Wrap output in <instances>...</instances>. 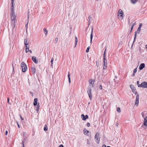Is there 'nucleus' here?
Listing matches in <instances>:
<instances>
[{
	"label": "nucleus",
	"instance_id": "nucleus-1",
	"mask_svg": "<svg viewBox=\"0 0 147 147\" xmlns=\"http://www.w3.org/2000/svg\"><path fill=\"white\" fill-rule=\"evenodd\" d=\"M100 134L98 132H97L96 133V134H95L94 137V139L95 140V141L96 142L97 144H99L100 142Z\"/></svg>",
	"mask_w": 147,
	"mask_h": 147
},
{
	"label": "nucleus",
	"instance_id": "nucleus-2",
	"mask_svg": "<svg viewBox=\"0 0 147 147\" xmlns=\"http://www.w3.org/2000/svg\"><path fill=\"white\" fill-rule=\"evenodd\" d=\"M123 12L122 10L120 9L118 12V18L120 20H122L123 19Z\"/></svg>",
	"mask_w": 147,
	"mask_h": 147
},
{
	"label": "nucleus",
	"instance_id": "nucleus-3",
	"mask_svg": "<svg viewBox=\"0 0 147 147\" xmlns=\"http://www.w3.org/2000/svg\"><path fill=\"white\" fill-rule=\"evenodd\" d=\"M21 66L22 71L25 72L26 70L27 67L25 63L24 62H22L21 63Z\"/></svg>",
	"mask_w": 147,
	"mask_h": 147
},
{
	"label": "nucleus",
	"instance_id": "nucleus-4",
	"mask_svg": "<svg viewBox=\"0 0 147 147\" xmlns=\"http://www.w3.org/2000/svg\"><path fill=\"white\" fill-rule=\"evenodd\" d=\"M16 16L15 15L14 12H11V19L12 21L15 20Z\"/></svg>",
	"mask_w": 147,
	"mask_h": 147
},
{
	"label": "nucleus",
	"instance_id": "nucleus-5",
	"mask_svg": "<svg viewBox=\"0 0 147 147\" xmlns=\"http://www.w3.org/2000/svg\"><path fill=\"white\" fill-rule=\"evenodd\" d=\"M140 87L143 88H147V83L146 82H143L140 84Z\"/></svg>",
	"mask_w": 147,
	"mask_h": 147
},
{
	"label": "nucleus",
	"instance_id": "nucleus-6",
	"mask_svg": "<svg viewBox=\"0 0 147 147\" xmlns=\"http://www.w3.org/2000/svg\"><path fill=\"white\" fill-rule=\"evenodd\" d=\"M136 99L135 102V105L136 106H137L138 105L139 98V96L138 94H137L136 95Z\"/></svg>",
	"mask_w": 147,
	"mask_h": 147
},
{
	"label": "nucleus",
	"instance_id": "nucleus-7",
	"mask_svg": "<svg viewBox=\"0 0 147 147\" xmlns=\"http://www.w3.org/2000/svg\"><path fill=\"white\" fill-rule=\"evenodd\" d=\"M81 117L83 120L85 121L88 118V116L87 115H84V114H82L81 115Z\"/></svg>",
	"mask_w": 147,
	"mask_h": 147
},
{
	"label": "nucleus",
	"instance_id": "nucleus-8",
	"mask_svg": "<svg viewBox=\"0 0 147 147\" xmlns=\"http://www.w3.org/2000/svg\"><path fill=\"white\" fill-rule=\"evenodd\" d=\"M93 27L92 26L91 33L90 35V43H91L93 38Z\"/></svg>",
	"mask_w": 147,
	"mask_h": 147
},
{
	"label": "nucleus",
	"instance_id": "nucleus-9",
	"mask_svg": "<svg viewBox=\"0 0 147 147\" xmlns=\"http://www.w3.org/2000/svg\"><path fill=\"white\" fill-rule=\"evenodd\" d=\"M32 61L36 64L38 63V61L36 60V58L35 57L33 56L32 57Z\"/></svg>",
	"mask_w": 147,
	"mask_h": 147
},
{
	"label": "nucleus",
	"instance_id": "nucleus-10",
	"mask_svg": "<svg viewBox=\"0 0 147 147\" xmlns=\"http://www.w3.org/2000/svg\"><path fill=\"white\" fill-rule=\"evenodd\" d=\"M94 82V80L92 79H91L89 80V82L90 83L89 85L91 87H92L93 86V84L92 83V82H93V83Z\"/></svg>",
	"mask_w": 147,
	"mask_h": 147
},
{
	"label": "nucleus",
	"instance_id": "nucleus-11",
	"mask_svg": "<svg viewBox=\"0 0 147 147\" xmlns=\"http://www.w3.org/2000/svg\"><path fill=\"white\" fill-rule=\"evenodd\" d=\"M84 133L85 135H87L88 136V133H90L91 132H90L89 131L87 130L86 129H84Z\"/></svg>",
	"mask_w": 147,
	"mask_h": 147
},
{
	"label": "nucleus",
	"instance_id": "nucleus-12",
	"mask_svg": "<svg viewBox=\"0 0 147 147\" xmlns=\"http://www.w3.org/2000/svg\"><path fill=\"white\" fill-rule=\"evenodd\" d=\"M145 66V64L144 63L141 64L139 66V69L140 70H142L144 67Z\"/></svg>",
	"mask_w": 147,
	"mask_h": 147
},
{
	"label": "nucleus",
	"instance_id": "nucleus-13",
	"mask_svg": "<svg viewBox=\"0 0 147 147\" xmlns=\"http://www.w3.org/2000/svg\"><path fill=\"white\" fill-rule=\"evenodd\" d=\"M144 125L146 126H147V116L144 119Z\"/></svg>",
	"mask_w": 147,
	"mask_h": 147
},
{
	"label": "nucleus",
	"instance_id": "nucleus-14",
	"mask_svg": "<svg viewBox=\"0 0 147 147\" xmlns=\"http://www.w3.org/2000/svg\"><path fill=\"white\" fill-rule=\"evenodd\" d=\"M33 74H34L36 71V68L35 67H33L31 68Z\"/></svg>",
	"mask_w": 147,
	"mask_h": 147
},
{
	"label": "nucleus",
	"instance_id": "nucleus-15",
	"mask_svg": "<svg viewBox=\"0 0 147 147\" xmlns=\"http://www.w3.org/2000/svg\"><path fill=\"white\" fill-rule=\"evenodd\" d=\"M38 100L37 98H35L34 100L33 105L34 106L37 105Z\"/></svg>",
	"mask_w": 147,
	"mask_h": 147
},
{
	"label": "nucleus",
	"instance_id": "nucleus-16",
	"mask_svg": "<svg viewBox=\"0 0 147 147\" xmlns=\"http://www.w3.org/2000/svg\"><path fill=\"white\" fill-rule=\"evenodd\" d=\"M88 93L90 99L91 100L92 99V94L91 93V92H89Z\"/></svg>",
	"mask_w": 147,
	"mask_h": 147
},
{
	"label": "nucleus",
	"instance_id": "nucleus-17",
	"mask_svg": "<svg viewBox=\"0 0 147 147\" xmlns=\"http://www.w3.org/2000/svg\"><path fill=\"white\" fill-rule=\"evenodd\" d=\"M70 75V74L69 73V72H68V79L69 82V83H70L71 82Z\"/></svg>",
	"mask_w": 147,
	"mask_h": 147
},
{
	"label": "nucleus",
	"instance_id": "nucleus-18",
	"mask_svg": "<svg viewBox=\"0 0 147 147\" xmlns=\"http://www.w3.org/2000/svg\"><path fill=\"white\" fill-rule=\"evenodd\" d=\"M137 32H135V35H134L135 37H134V41H133L132 45V46L133 45V44H134V43L135 40H136V36H137Z\"/></svg>",
	"mask_w": 147,
	"mask_h": 147
},
{
	"label": "nucleus",
	"instance_id": "nucleus-19",
	"mask_svg": "<svg viewBox=\"0 0 147 147\" xmlns=\"http://www.w3.org/2000/svg\"><path fill=\"white\" fill-rule=\"evenodd\" d=\"M107 65V61L106 59H103V65Z\"/></svg>",
	"mask_w": 147,
	"mask_h": 147
},
{
	"label": "nucleus",
	"instance_id": "nucleus-20",
	"mask_svg": "<svg viewBox=\"0 0 147 147\" xmlns=\"http://www.w3.org/2000/svg\"><path fill=\"white\" fill-rule=\"evenodd\" d=\"M11 12H14L13 4H12V5L11 6Z\"/></svg>",
	"mask_w": 147,
	"mask_h": 147
},
{
	"label": "nucleus",
	"instance_id": "nucleus-21",
	"mask_svg": "<svg viewBox=\"0 0 147 147\" xmlns=\"http://www.w3.org/2000/svg\"><path fill=\"white\" fill-rule=\"evenodd\" d=\"M24 43L25 45H28V43L27 40V39H25L24 40Z\"/></svg>",
	"mask_w": 147,
	"mask_h": 147
},
{
	"label": "nucleus",
	"instance_id": "nucleus-22",
	"mask_svg": "<svg viewBox=\"0 0 147 147\" xmlns=\"http://www.w3.org/2000/svg\"><path fill=\"white\" fill-rule=\"evenodd\" d=\"M39 107H40L39 104H38L37 105V106L36 107V111L37 112H38L39 111Z\"/></svg>",
	"mask_w": 147,
	"mask_h": 147
},
{
	"label": "nucleus",
	"instance_id": "nucleus-23",
	"mask_svg": "<svg viewBox=\"0 0 147 147\" xmlns=\"http://www.w3.org/2000/svg\"><path fill=\"white\" fill-rule=\"evenodd\" d=\"M140 31H141V28H138L137 29V31H136V32H137V33H138L139 34L140 33Z\"/></svg>",
	"mask_w": 147,
	"mask_h": 147
},
{
	"label": "nucleus",
	"instance_id": "nucleus-24",
	"mask_svg": "<svg viewBox=\"0 0 147 147\" xmlns=\"http://www.w3.org/2000/svg\"><path fill=\"white\" fill-rule=\"evenodd\" d=\"M44 31L45 32V34L46 35L48 33V31L46 29V28H44Z\"/></svg>",
	"mask_w": 147,
	"mask_h": 147
},
{
	"label": "nucleus",
	"instance_id": "nucleus-25",
	"mask_svg": "<svg viewBox=\"0 0 147 147\" xmlns=\"http://www.w3.org/2000/svg\"><path fill=\"white\" fill-rule=\"evenodd\" d=\"M130 87L131 88V89L132 90L135 89L134 88V85H130Z\"/></svg>",
	"mask_w": 147,
	"mask_h": 147
},
{
	"label": "nucleus",
	"instance_id": "nucleus-26",
	"mask_svg": "<svg viewBox=\"0 0 147 147\" xmlns=\"http://www.w3.org/2000/svg\"><path fill=\"white\" fill-rule=\"evenodd\" d=\"M137 0H131V1L133 4L137 2Z\"/></svg>",
	"mask_w": 147,
	"mask_h": 147
},
{
	"label": "nucleus",
	"instance_id": "nucleus-27",
	"mask_svg": "<svg viewBox=\"0 0 147 147\" xmlns=\"http://www.w3.org/2000/svg\"><path fill=\"white\" fill-rule=\"evenodd\" d=\"M135 24H136V22H135L134 23H133V24L131 26V30H132L133 29L134 27V25Z\"/></svg>",
	"mask_w": 147,
	"mask_h": 147
},
{
	"label": "nucleus",
	"instance_id": "nucleus-28",
	"mask_svg": "<svg viewBox=\"0 0 147 147\" xmlns=\"http://www.w3.org/2000/svg\"><path fill=\"white\" fill-rule=\"evenodd\" d=\"M44 130L45 131H47L48 130V128L46 125H45V127H44Z\"/></svg>",
	"mask_w": 147,
	"mask_h": 147
},
{
	"label": "nucleus",
	"instance_id": "nucleus-29",
	"mask_svg": "<svg viewBox=\"0 0 147 147\" xmlns=\"http://www.w3.org/2000/svg\"><path fill=\"white\" fill-rule=\"evenodd\" d=\"M132 91L133 92L135 93V94H137V92L136 91L135 89H134Z\"/></svg>",
	"mask_w": 147,
	"mask_h": 147
},
{
	"label": "nucleus",
	"instance_id": "nucleus-30",
	"mask_svg": "<svg viewBox=\"0 0 147 147\" xmlns=\"http://www.w3.org/2000/svg\"><path fill=\"white\" fill-rule=\"evenodd\" d=\"M107 65H104L103 67V69H105L107 68Z\"/></svg>",
	"mask_w": 147,
	"mask_h": 147
},
{
	"label": "nucleus",
	"instance_id": "nucleus-31",
	"mask_svg": "<svg viewBox=\"0 0 147 147\" xmlns=\"http://www.w3.org/2000/svg\"><path fill=\"white\" fill-rule=\"evenodd\" d=\"M107 72V71L105 70V69L103 70L102 72V75H105Z\"/></svg>",
	"mask_w": 147,
	"mask_h": 147
},
{
	"label": "nucleus",
	"instance_id": "nucleus-32",
	"mask_svg": "<svg viewBox=\"0 0 147 147\" xmlns=\"http://www.w3.org/2000/svg\"><path fill=\"white\" fill-rule=\"evenodd\" d=\"M91 92V89L90 88H88L87 90L88 93Z\"/></svg>",
	"mask_w": 147,
	"mask_h": 147
},
{
	"label": "nucleus",
	"instance_id": "nucleus-33",
	"mask_svg": "<svg viewBox=\"0 0 147 147\" xmlns=\"http://www.w3.org/2000/svg\"><path fill=\"white\" fill-rule=\"evenodd\" d=\"M117 111L119 113L121 111L120 108L119 107H118L117 109Z\"/></svg>",
	"mask_w": 147,
	"mask_h": 147
},
{
	"label": "nucleus",
	"instance_id": "nucleus-34",
	"mask_svg": "<svg viewBox=\"0 0 147 147\" xmlns=\"http://www.w3.org/2000/svg\"><path fill=\"white\" fill-rule=\"evenodd\" d=\"M90 48V47H87V49L86 51V53H88L89 51Z\"/></svg>",
	"mask_w": 147,
	"mask_h": 147
},
{
	"label": "nucleus",
	"instance_id": "nucleus-35",
	"mask_svg": "<svg viewBox=\"0 0 147 147\" xmlns=\"http://www.w3.org/2000/svg\"><path fill=\"white\" fill-rule=\"evenodd\" d=\"M54 60V59L53 58H52L51 61V66H53V62Z\"/></svg>",
	"mask_w": 147,
	"mask_h": 147
},
{
	"label": "nucleus",
	"instance_id": "nucleus-36",
	"mask_svg": "<svg viewBox=\"0 0 147 147\" xmlns=\"http://www.w3.org/2000/svg\"><path fill=\"white\" fill-rule=\"evenodd\" d=\"M137 71V68H136L135 69H134V71H133V73H135Z\"/></svg>",
	"mask_w": 147,
	"mask_h": 147
},
{
	"label": "nucleus",
	"instance_id": "nucleus-37",
	"mask_svg": "<svg viewBox=\"0 0 147 147\" xmlns=\"http://www.w3.org/2000/svg\"><path fill=\"white\" fill-rule=\"evenodd\" d=\"M137 84L138 85V87H140V84H139V81H137Z\"/></svg>",
	"mask_w": 147,
	"mask_h": 147
},
{
	"label": "nucleus",
	"instance_id": "nucleus-38",
	"mask_svg": "<svg viewBox=\"0 0 147 147\" xmlns=\"http://www.w3.org/2000/svg\"><path fill=\"white\" fill-rule=\"evenodd\" d=\"M58 41V38H56L55 39V41L56 42V43H57Z\"/></svg>",
	"mask_w": 147,
	"mask_h": 147
},
{
	"label": "nucleus",
	"instance_id": "nucleus-39",
	"mask_svg": "<svg viewBox=\"0 0 147 147\" xmlns=\"http://www.w3.org/2000/svg\"><path fill=\"white\" fill-rule=\"evenodd\" d=\"M26 46V49H29V46H28V45H25Z\"/></svg>",
	"mask_w": 147,
	"mask_h": 147
},
{
	"label": "nucleus",
	"instance_id": "nucleus-40",
	"mask_svg": "<svg viewBox=\"0 0 147 147\" xmlns=\"http://www.w3.org/2000/svg\"><path fill=\"white\" fill-rule=\"evenodd\" d=\"M86 125L87 126L89 127L90 126V124L89 123H88L86 124Z\"/></svg>",
	"mask_w": 147,
	"mask_h": 147
},
{
	"label": "nucleus",
	"instance_id": "nucleus-41",
	"mask_svg": "<svg viewBox=\"0 0 147 147\" xmlns=\"http://www.w3.org/2000/svg\"><path fill=\"white\" fill-rule=\"evenodd\" d=\"M142 23H140L139 24V27L138 28H141L142 27Z\"/></svg>",
	"mask_w": 147,
	"mask_h": 147
},
{
	"label": "nucleus",
	"instance_id": "nucleus-42",
	"mask_svg": "<svg viewBox=\"0 0 147 147\" xmlns=\"http://www.w3.org/2000/svg\"><path fill=\"white\" fill-rule=\"evenodd\" d=\"M29 12L28 11V16H27V18L28 19H29Z\"/></svg>",
	"mask_w": 147,
	"mask_h": 147
},
{
	"label": "nucleus",
	"instance_id": "nucleus-43",
	"mask_svg": "<svg viewBox=\"0 0 147 147\" xmlns=\"http://www.w3.org/2000/svg\"><path fill=\"white\" fill-rule=\"evenodd\" d=\"M75 41H76V42L78 41V39L77 38L76 36H75Z\"/></svg>",
	"mask_w": 147,
	"mask_h": 147
},
{
	"label": "nucleus",
	"instance_id": "nucleus-44",
	"mask_svg": "<svg viewBox=\"0 0 147 147\" xmlns=\"http://www.w3.org/2000/svg\"><path fill=\"white\" fill-rule=\"evenodd\" d=\"M14 24V25H13V28H14L15 27V26H16V23H15V20H14V24Z\"/></svg>",
	"mask_w": 147,
	"mask_h": 147
},
{
	"label": "nucleus",
	"instance_id": "nucleus-45",
	"mask_svg": "<svg viewBox=\"0 0 147 147\" xmlns=\"http://www.w3.org/2000/svg\"><path fill=\"white\" fill-rule=\"evenodd\" d=\"M103 59H106V56L105 55V54H104L103 55Z\"/></svg>",
	"mask_w": 147,
	"mask_h": 147
},
{
	"label": "nucleus",
	"instance_id": "nucleus-46",
	"mask_svg": "<svg viewBox=\"0 0 147 147\" xmlns=\"http://www.w3.org/2000/svg\"><path fill=\"white\" fill-rule=\"evenodd\" d=\"M29 49H26V53L28 52L29 51Z\"/></svg>",
	"mask_w": 147,
	"mask_h": 147
},
{
	"label": "nucleus",
	"instance_id": "nucleus-47",
	"mask_svg": "<svg viewBox=\"0 0 147 147\" xmlns=\"http://www.w3.org/2000/svg\"><path fill=\"white\" fill-rule=\"evenodd\" d=\"M99 88L100 90H102V86L101 85H100V86L99 87Z\"/></svg>",
	"mask_w": 147,
	"mask_h": 147
},
{
	"label": "nucleus",
	"instance_id": "nucleus-48",
	"mask_svg": "<svg viewBox=\"0 0 147 147\" xmlns=\"http://www.w3.org/2000/svg\"><path fill=\"white\" fill-rule=\"evenodd\" d=\"M141 115H142V117L143 118H144V113H141Z\"/></svg>",
	"mask_w": 147,
	"mask_h": 147
},
{
	"label": "nucleus",
	"instance_id": "nucleus-49",
	"mask_svg": "<svg viewBox=\"0 0 147 147\" xmlns=\"http://www.w3.org/2000/svg\"><path fill=\"white\" fill-rule=\"evenodd\" d=\"M87 144H90V142L88 140H87Z\"/></svg>",
	"mask_w": 147,
	"mask_h": 147
},
{
	"label": "nucleus",
	"instance_id": "nucleus-50",
	"mask_svg": "<svg viewBox=\"0 0 147 147\" xmlns=\"http://www.w3.org/2000/svg\"><path fill=\"white\" fill-rule=\"evenodd\" d=\"M77 42H76V41L75 42V47H76V45H77Z\"/></svg>",
	"mask_w": 147,
	"mask_h": 147
},
{
	"label": "nucleus",
	"instance_id": "nucleus-51",
	"mask_svg": "<svg viewBox=\"0 0 147 147\" xmlns=\"http://www.w3.org/2000/svg\"><path fill=\"white\" fill-rule=\"evenodd\" d=\"M20 118H21V120H24V119L22 118V116H21V115H20Z\"/></svg>",
	"mask_w": 147,
	"mask_h": 147
},
{
	"label": "nucleus",
	"instance_id": "nucleus-52",
	"mask_svg": "<svg viewBox=\"0 0 147 147\" xmlns=\"http://www.w3.org/2000/svg\"><path fill=\"white\" fill-rule=\"evenodd\" d=\"M12 4H13L14 3V0H12Z\"/></svg>",
	"mask_w": 147,
	"mask_h": 147
},
{
	"label": "nucleus",
	"instance_id": "nucleus-53",
	"mask_svg": "<svg viewBox=\"0 0 147 147\" xmlns=\"http://www.w3.org/2000/svg\"><path fill=\"white\" fill-rule=\"evenodd\" d=\"M59 147H64L63 145L62 144L60 145Z\"/></svg>",
	"mask_w": 147,
	"mask_h": 147
},
{
	"label": "nucleus",
	"instance_id": "nucleus-54",
	"mask_svg": "<svg viewBox=\"0 0 147 147\" xmlns=\"http://www.w3.org/2000/svg\"><path fill=\"white\" fill-rule=\"evenodd\" d=\"M8 134V131H5V135H7Z\"/></svg>",
	"mask_w": 147,
	"mask_h": 147
},
{
	"label": "nucleus",
	"instance_id": "nucleus-55",
	"mask_svg": "<svg viewBox=\"0 0 147 147\" xmlns=\"http://www.w3.org/2000/svg\"><path fill=\"white\" fill-rule=\"evenodd\" d=\"M7 102H8V103H9L10 104V103H9V98H7Z\"/></svg>",
	"mask_w": 147,
	"mask_h": 147
},
{
	"label": "nucleus",
	"instance_id": "nucleus-56",
	"mask_svg": "<svg viewBox=\"0 0 147 147\" xmlns=\"http://www.w3.org/2000/svg\"><path fill=\"white\" fill-rule=\"evenodd\" d=\"M102 147H106V146L105 144L103 145L102 146Z\"/></svg>",
	"mask_w": 147,
	"mask_h": 147
},
{
	"label": "nucleus",
	"instance_id": "nucleus-57",
	"mask_svg": "<svg viewBox=\"0 0 147 147\" xmlns=\"http://www.w3.org/2000/svg\"><path fill=\"white\" fill-rule=\"evenodd\" d=\"M106 48L105 49V51L104 52V54H105V52H106Z\"/></svg>",
	"mask_w": 147,
	"mask_h": 147
},
{
	"label": "nucleus",
	"instance_id": "nucleus-58",
	"mask_svg": "<svg viewBox=\"0 0 147 147\" xmlns=\"http://www.w3.org/2000/svg\"><path fill=\"white\" fill-rule=\"evenodd\" d=\"M17 124H18V128H20V125L18 123V122H17Z\"/></svg>",
	"mask_w": 147,
	"mask_h": 147
},
{
	"label": "nucleus",
	"instance_id": "nucleus-59",
	"mask_svg": "<svg viewBox=\"0 0 147 147\" xmlns=\"http://www.w3.org/2000/svg\"><path fill=\"white\" fill-rule=\"evenodd\" d=\"M29 51L31 53H32V51L30 50H29Z\"/></svg>",
	"mask_w": 147,
	"mask_h": 147
},
{
	"label": "nucleus",
	"instance_id": "nucleus-60",
	"mask_svg": "<svg viewBox=\"0 0 147 147\" xmlns=\"http://www.w3.org/2000/svg\"><path fill=\"white\" fill-rule=\"evenodd\" d=\"M135 73H133V74L132 75V76H135Z\"/></svg>",
	"mask_w": 147,
	"mask_h": 147
},
{
	"label": "nucleus",
	"instance_id": "nucleus-61",
	"mask_svg": "<svg viewBox=\"0 0 147 147\" xmlns=\"http://www.w3.org/2000/svg\"><path fill=\"white\" fill-rule=\"evenodd\" d=\"M118 125H119L118 123H116V126H117L118 127Z\"/></svg>",
	"mask_w": 147,
	"mask_h": 147
},
{
	"label": "nucleus",
	"instance_id": "nucleus-62",
	"mask_svg": "<svg viewBox=\"0 0 147 147\" xmlns=\"http://www.w3.org/2000/svg\"><path fill=\"white\" fill-rule=\"evenodd\" d=\"M88 18L89 19V20H90V18H91V17L90 16Z\"/></svg>",
	"mask_w": 147,
	"mask_h": 147
},
{
	"label": "nucleus",
	"instance_id": "nucleus-63",
	"mask_svg": "<svg viewBox=\"0 0 147 147\" xmlns=\"http://www.w3.org/2000/svg\"><path fill=\"white\" fill-rule=\"evenodd\" d=\"M145 47H146V49H147V45H145Z\"/></svg>",
	"mask_w": 147,
	"mask_h": 147
},
{
	"label": "nucleus",
	"instance_id": "nucleus-64",
	"mask_svg": "<svg viewBox=\"0 0 147 147\" xmlns=\"http://www.w3.org/2000/svg\"><path fill=\"white\" fill-rule=\"evenodd\" d=\"M107 147H111V146H107Z\"/></svg>",
	"mask_w": 147,
	"mask_h": 147
}]
</instances>
